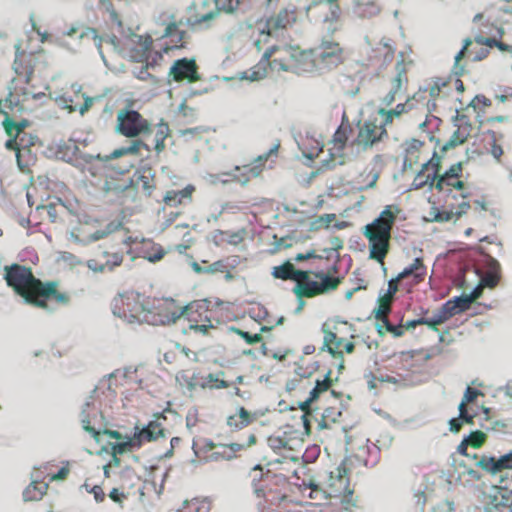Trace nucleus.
I'll return each mask as SVG.
<instances>
[{
  "label": "nucleus",
  "mask_w": 512,
  "mask_h": 512,
  "mask_svg": "<svg viewBox=\"0 0 512 512\" xmlns=\"http://www.w3.org/2000/svg\"><path fill=\"white\" fill-rule=\"evenodd\" d=\"M498 279V274L486 272V274L481 278L480 284L483 287L487 286L493 288L497 284Z\"/></svg>",
  "instance_id": "obj_47"
},
{
  "label": "nucleus",
  "mask_w": 512,
  "mask_h": 512,
  "mask_svg": "<svg viewBox=\"0 0 512 512\" xmlns=\"http://www.w3.org/2000/svg\"><path fill=\"white\" fill-rule=\"evenodd\" d=\"M441 310V313L443 315H445V317L447 318V320L454 316V315H457L459 314L458 313V310L456 309V306L455 304L452 302V300H448L445 304L442 305V307L440 308Z\"/></svg>",
  "instance_id": "obj_45"
},
{
  "label": "nucleus",
  "mask_w": 512,
  "mask_h": 512,
  "mask_svg": "<svg viewBox=\"0 0 512 512\" xmlns=\"http://www.w3.org/2000/svg\"><path fill=\"white\" fill-rule=\"evenodd\" d=\"M467 139V132H464L462 129H457L450 139L442 146V151L446 152L457 145L464 143Z\"/></svg>",
  "instance_id": "obj_30"
},
{
  "label": "nucleus",
  "mask_w": 512,
  "mask_h": 512,
  "mask_svg": "<svg viewBox=\"0 0 512 512\" xmlns=\"http://www.w3.org/2000/svg\"><path fill=\"white\" fill-rule=\"evenodd\" d=\"M451 300L455 304L458 313H461L469 309L470 305L473 302V297H468L466 293H463L460 296H457Z\"/></svg>",
  "instance_id": "obj_37"
},
{
  "label": "nucleus",
  "mask_w": 512,
  "mask_h": 512,
  "mask_svg": "<svg viewBox=\"0 0 512 512\" xmlns=\"http://www.w3.org/2000/svg\"><path fill=\"white\" fill-rule=\"evenodd\" d=\"M462 172V163L458 162L450 167L443 175L437 176L438 180L435 184V188L439 191L444 189L445 181L454 180L458 178Z\"/></svg>",
  "instance_id": "obj_24"
},
{
  "label": "nucleus",
  "mask_w": 512,
  "mask_h": 512,
  "mask_svg": "<svg viewBox=\"0 0 512 512\" xmlns=\"http://www.w3.org/2000/svg\"><path fill=\"white\" fill-rule=\"evenodd\" d=\"M218 265L219 263L217 262L207 267H201L197 262H193L192 268L196 273H214L218 270Z\"/></svg>",
  "instance_id": "obj_52"
},
{
  "label": "nucleus",
  "mask_w": 512,
  "mask_h": 512,
  "mask_svg": "<svg viewBox=\"0 0 512 512\" xmlns=\"http://www.w3.org/2000/svg\"><path fill=\"white\" fill-rule=\"evenodd\" d=\"M268 67L273 71L310 73L318 71L314 49L302 51L293 46H272L268 48L260 61L249 71L242 72L240 79L258 81L266 77Z\"/></svg>",
  "instance_id": "obj_1"
},
{
  "label": "nucleus",
  "mask_w": 512,
  "mask_h": 512,
  "mask_svg": "<svg viewBox=\"0 0 512 512\" xmlns=\"http://www.w3.org/2000/svg\"><path fill=\"white\" fill-rule=\"evenodd\" d=\"M176 380L180 383V385H186L189 390H193L196 386L194 379L188 377L185 372H180L177 374Z\"/></svg>",
  "instance_id": "obj_48"
},
{
  "label": "nucleus",
  "mask_w": 512,
  "mask_h": 512,
  "mask_svg": "<svg viewBox=\"0 0 512 512\" xmlns=\"http://www.w3.org/2000/svg\"><path fill=\"white\" fill-rule=\"evenodd\" d=\"M476 465L491 474H496L502 469H511L512 450L505 455H502L499 459H495L494 457L481 456L477 460Z\"/></svg>",
  "instance_id": "obj_15"
},
{
  "label": "nucleus",
  "mask_w": 512,
  "mask_h": 512,
  "mask_svg": "<svg viewBox=\"0 0 512 512\" xmlns=\"http://www.w3.org/2000/svg\"><path fill=\"white\" fill-rule=\"evenodd\" d=\"M349 479L347 469L344 466H338L329 473L327 480V492L332 496H341L348 491Z\"/></svg>",
  "instance_id": "obj_13"
},
{
  "label": "nucleus",
  "mask_w": 512,
  "mask_h": 512,
  "mask_svg": "<svg viewBox=\"0 0 512 512\" xmlns=\"http://www.w3.org/2000/svg\"><path fill=\"white\" fill-rule=\"evenodd\" d=\"M335 219V215L334 214H325V215H322L320 217H318L314 222H313V228H321V227H329V225L331 224V222Z\"/></svg>",
  "instance_id": "obj_43"
},
{
  "label": "nucleus",
  "mask_w": 512,
  "mask_h": 512,
  "mask_svg": "<svg viewBox=\"0 0 512 512\" xmlns=\"http://www.w3.org/2000/svg\"><path fill=\"white\" fill-rule=\"evenodd\" d=\"M486 435L481 431L471 432L465 439V443L474 448H477L482 445L485 440Z\"/></svg>",
  "instance_id": "obj_39"
},
{
  "label": "nucleus",
  "mask_w": 512,
  "mask_h": 512,
  "mask_svg": "<svg viewBox=\"0 0 512 512\" xmlns=\"http://www.w3.org/2000/svg\"><path fill=\"white\" fill-rule=\"evenodd\" d=\"M112 312L115 316L130 324L143 322L150 324L158 323L152 319V313L146 309L142 296L132 291L119 294L113 299Z\"/></svg>",
  "instance_id": "obj_4"
},
{
  "label": "nucleus",
  "mask_w": 512,
  "mask_h": 512,
  "mask_svg": "<svg viewBox=\"0 0 512 512\" xmlns=\"http://www.w3.org/2000/svg\"><path fill=\"white\" fill-rule=\"evenodd\" d=\"M169 76L175 81L187 80L188 82H195L200 79L195 60L188 58L174 61L170 67Z\"/></svg>",
  "instance_id": "obj_11"
},
{
  "label": "nucleus",
  "mask_w": 512,
  "mask_h": 512,
  "mask_svg": "<svg viewBox=\"0 0 512 512\" xmlns=\"http://www.w3.org/2000/svg\"><path fill=\"white\" fill-rule=\"evenodd\" d=\"M24 145V137L16 138V135L10 136V139L5 143L7 149L16 150V160L20 169H23L25 165L22 163V151L20 146Z\"/></svg>",
  "instance_id": "obj_28"
},
{
  "label": "nucleus",
  "mask_w": 512,
  "mask_h": 512,
  "mask_svg": "<svg viewBox=\"0 0 512 512\" xmlns=\"http://www.w3.org/2000/svg\"><path fill=\"white\" fill-rule=\"evenodd\" d=\"M68 150L72 153V158H69L67 161L72 162L73 165L82 171H88L91 175H96V171L93 165V160L99 159V155L93 156L90 154L82 153L76 143L71 142L67 146Z\"/></svg>",
  "instance_id": "obj_16"
},
{
  "label": "nucleus",
  "mask_w": 512,
  "mask_h": 512,
  "mask_svg": "<svg viewBox=\"0 0 512 512\" xmlns=\"http://www.w3.org/2000/svg\"><path fill=\"white\" fill-rule=\"evenodd\" d=\"M104 255L108 257L107 261L104 263V265H106V271H112L123 261V256L119 253L108 254L105 252Z\"/></svg>",
  "instance_id": "obj_40"
},
{
  "label": "nucleus",
  "mask_w": 512,
  "mask_h": 512,
  "mask_svg": "<svg viewBox=\"0 0 512 512\" xmlns=\"http://www.w3.org/2000/svg\"><path fill=\"white\" fill-rule=\"evenodd\" d=\"M293 271H294L293 264H291L290 262H286L283 265L274 267L272 275L275 278L286 280V279L292 278Z\"/></svg>",
  "instance_id": "obj_34"
},
{
  "label": "nucleus",
  "mask_w": 512,
  "mask_h": 512,
  "mask_svg": "<svg viewBox=\"0 0 512 512\" xmlns=\"http://www.w3.org/2000/svg\"><path fill=\"white\" fill-rule=\"evenodd\" d=\"M426 321L428 323H426L427 326L429 327H432L433 329L436 330V326L437 325H440L442 323H444L445 321H447V318L445 317V315H443L441 313V310L439 309L438 311H436L432 317L430 318H425Z\"/></svg>",
  "instance_id": "obj_42"
},
{
  "label": "nucleus",
  "mask_w": 512,
  "mask_h": 512,
  "mask_svg": "<svg viewBox=\"0 0 512 512\" xmlns=\"http://www.w3.org/2000/svg\"><path fill=\"white\" fill-rule=\"evenodd\" d=\"M335 167V163L333 160H324L322 161L321 168L316 171L310 173L308 182H311L317 175H319L320 171L323 169H333Z\"/></svg>",
  "instance_id": "obj_54"
},
{
  "label": "nucleus",
  "mask_w": 512,
  "mask_h": 512,
  "mask_svg": "<svg viewBox=\"0 0 512 512\" xmlns=\"http://www.w3.org/2000/svg\"><path fill=\"white\" fill-rule=\"evenodd\" d=\"M83 97H84V104L81 105L78 109V111L81 115H84L90 109V107L93 105L94 101L97 99L95 97H89L86 95H83Z\"/></svg>",
  "instance_id": "obj_58"
},
{
  "label": "nucleus",
  "mask_w": 512,
  "mask_h": 512,
  "mask_svg": "<svg viewBox=\"0 0 512 512\" xmlns=\"http://www.w3.org/2000/svg\"><path fill=\"white\" fill-rule=\"evenodd\" d=\"M405 110V104H398L394 109L391 110H385L383 108L379 109L378 113L385 117L384 123L382 125H387L392 122L393 117H398L402 113H404Z\"/></svg>",
  "instance_id": "obj_33"
},
{
  "label": "nucleus",
  "mask_w": 512,
  "mask_h": 512,
  "mask_svg": "<svg viewBox=\"0 0 512 512\" xmlns=\"http://www.w3.org/2000/svg\"><path fill=\"white\" fill-rule=\"evenodd\" d=\"M138 448L139 442L137 439H132V437L129 436H125L122 440H119L118 443L111 444L112 453L116 455Z\"/></svg>",
  "instance_id": "obj_26"
},
{
  "label": "nucleus",
  "mask_w": 512,
  "mask_h": 512,
  "mask_svg": "<svg viewBox=\"0 0 512 512\" xmlns=\"http://www.w3.org/2000/svg\"><path fill=\"white\" fill-rule=\"evenodd\" d=\"M235 458L233 453H228V450L215 451L204 458V462H218L220 460L231 461Z\"/></svg>",
  "instance_id": "obj_38"
},
{
  "label": "nucleus",
  "mask_w": 512,
  "mask_h": 512,
  "mask_svg": "<svg viewBox=\"0 0 512 512\" xmlns=\"http://www.w3.org/2000/svg\"><path fill=\"white\" fill-rule=\"evenodd\" d=\"M389 311H390V300H389V298L388 299H384V298L381 297L379 299L378 307L374 310L375 317H376L377 321L384 322V319H387L386 315L389 313Z\"/></svg>",
  "instance_id": "obj_36"
},
{
  "label": "nucleus",
  "mask_w": 512,
  "mask_h": 512,
  "mask_svg": "<svg viewBox=\"0 0 512 512\" xmlns=\"http://www.w3.org/2000/svg\"><path fill=\"white\" fill-rule=\"evenodd\" d=\"M440 169V158L434 153L431 160L423 164L421 171L415 176L411 189L418 190L428 186L431 190L434 187V181L438 176Z\"/></svg>",
  "instance_id": "obj_10"
},
{
  "label": "nucleus",
  "mask_w": 512,
  "mask_h": 512,
  "mask_svg": "<svg viewBox=\"0 0 512 512\" xmlns=\"http://www.w3.org/2000/svg\"><path fill=\"white\" fill-rule=\"evenodd\" d=\"M102 415L95 406V400L92 395L88 396L82 406L80 421L82 428L88 432L97 443L100 442L101 431L98 426L101 424Z\"/></svg>",
  "instance_id": "obj_9"
},
{
  "label": "nucleus",
  "mask_w": 512,
  "mask_h": 512,
  "mask_svg": "<svg viewBox=\"0 0 512 512\" xmlns=\"http://www.w3.org/2000/svg\"><path fill=\"white\" fill-rule=\"evenodd\" d=\"M472 44V40L470 38H466L464 40V44L462 49L456 54L455 56V69H459L460 71L463 70L462 67H458V62L463 58L465 52L469 48V46Z\"/></svg>",
  "instance_id": "obj_53"
},
{
  "label": "nucleus",
  "mask_w": 512,
  "mask_h": 512,
  "mask_svg": "<svg viewBox=\"0 0 512 512\" xmlns=\"http://www.w3.org/2000/svg\"><path fill=\"white\" fill-rule=\"evenodd\" d=\"M151 41L149 38L130 33L124 40L125 49L135 51L137 56L143 57L149 51Z\"/></svg>",
  "instance_id": "obj_20"
},
{
  "label": "nucleus",
  "mask_w": 512,
  "mask_h": 512,
  "mask_svg": "<svg viewBox=\"0 0 512 512\" xmlns=\"http://www.w3.org/2000/svg\"><path fill=\"white\" fill-rule=\"evenodd\" d=\"M487 135L492 143L491 154L494 156V158H496L498 160L500 158V156L503 154L502 147L495 144V142H496L495 132L488 131Z\"/></svg>",
  "instance_id": "obj_46"
},
{
  "label": "nucleus",
  "mask_w": 512,
  "mask_h": 512,
  "mask_svg": "<svg viewBox=\"0 0 512 512\" xmlns=\"http://www.w3.org/2000/svg\"><path fill=\"white\" fill-rule=\"evenodd\" d=\"M399 280H397V277L395 279H391L388 283V290H387V295H385L383 298L384 299H388L391 300L392 296L397 292L398 290V287H397V282Z\"/></svg>",
  "instance_id": "obj_61"
},
{
  "label": "nucleus",
  "mask_w": 512,
  "mask_h": 512,
  "mask_svg": "<svg viewBox=\"0 0 512 512\" xmlns=\"http://www.w3.org/2000/svg\"><path fill=\"white\" fill-rule=\"evenodd\" d=\"M216 9L207 13H203L195 21L197 24L209 22L214 19L220 11L233 13L239 6L240 0H214Z\"/></svg>",
  "instance_id": "obj_17"
},
{
  "label": "nucleus",
  "mask_w": 512,
  "mask_h": 512,
  "mask_svg": "<svg viewBox=\"0 0 512 512\" xmlns=\"http://www.w3.org/2000/svg\"><path fill=\"white\" fill-rule=\"evenodd\" d=\"M477 395H478L477 390L467 387L464 392V396H463L462 400H464V403H469V402H472L477 397Z\"/></svg>",
  "instance_id": "obj_64"
},
{
  "label": "nucleus",
  "mask_w": 512,
  "mask_h": 512,
  "mask_svg": "<svg viewBox=\"0 0 512 512\" xmlns=\"http://www.w3.org/2000/svg\"><path fill=\"white\" fill-rule=\"evenodd\" d=\"M194 191V186L188 185L182 190L168 191L164 197V201L168 205H178L183 203L184 199H190Z\"/></svg>",
  "instance_id": "obj_23"
},
{
  "label": "nucleus",
  "mask_w": 512,
  "mask_h": 512,
  "mask_svg": "<svg viewBox=\"0 0 512 512\" xmlns=\"http://www.w3.org/2000/svg\"><path fill=\"white\" fill-rule=\"evenodd\" d=\"M395 215L386 207L372 223L364 227L363 234L369 241V257L383 264L389 249V240Z\"/></svg>",
  "instance_id": "obj_3"
},
{
  "label": "nucleus",
  "mask_w": 512,
  "mask_h": 512,
  "mask_svg": "<svg viewBox=\"0 0 512 512\" xmlns=\"http://www.w3.org/2000/svg\"><path fill=\"white\" fill-rule=\"evenodd\" d=\"M163 429L157 422H150L147 426L134 433L132 439H137L139 442V448L144 442L155 441L160 437H163Z\"/></svg>",
  "instance_id": "obj_19"
},
{
  "label": "nucleus",
  "mask_w": 512,
  "mask_h": 512,
  "mask_svg": "<svg viewBox=\"0 0 512 512\" xmlns=\"http://www.w3.org/2000/svg\"><path fill=\"white\" fill-rule=\"evenodd\" d=\"M193 308V304L186 305L179 309V311H173L170 314H167L165 316H162L159 320V323L161 324H170L175 323L181 316L188 313Z\"/></svg>",
  "instance_id": "obj_35"
},
{
  "label": "nucleus",
  "mask_w": 512,
  "mask_h": 512,
  "mask_svg": "<svg viewBox=\"0 0 512 512\" xmlns=\"http://www.w3.org/2000/svg\"><path fill=\"white\" fill-rule=\"evenodd\" d=\"M324 333V341L321 350L328 351L332 356H336V349L333 347V343L337 340V335L328 329V325L325 323L322 326Z\"/></svg>",
  "instance_id": "obj_29"
},
{
  "label": "nucleus",
  "mask_w": 512,
  "mask_h": 512,
  "mask_svg": "<svg viewBox=\"0 0 512 512\" xmlns=\"http://www.w3.org/2000/svg\"><path fill=\"white\" fill-rule=\"evenodd\" d=\"M314 56L318 71L332 70L343 62V49L340 44L331 39H323L314 48Z\"/></svg>",
  "instance_id": "obj_6"
},
{
  "label": "nucleus",
  "mask_w": 512,
  "mask_h": 512,
  "mask_svg": "<svg viewBox=\"0 0 512 512\" xmlns=\"http://www.w3.org/2000/svg\"><path fill=\"white\" fill-rule=\"evenodd\" d=\"M87 267L93 272L102 273L106 271V265H104V263H98V261L95 259L88 260Z\"/></svg>",
  "instance_id": "obj_57"
},
{
  "label": "nucleus",
  "mask_w": 512,
  "mask_h": 512,
  "mask_svg": "<svg viewBox=\"0 0 512 512\" xmlns=\"http://www.w3.org/2000/svg\"><path fill=\"white\" fill-rule=\"evenodd\" d=\"M386 136L387 131L384 125H377L367 121L363 124H359L358 134L353 141V145L356 146L357 152L366 151L382 141Z\"/></svg>",
  "instance_id": "obj_8"
},
{
  "label": "nucleus",
  "mask_w": 512,
  "mask_h": 512,
  "mask_svg": "<svg viewBox=\"0 0 512 512\" xmlns=\"http://www.w3.org/2000/svg\"><path fill=\"white\" fill-rule=\"evenodd\" d=\"M316 277L319 278L320 281L308 279L307 281H300L295 285L293 292L298 298L313 297L325 293L335 289L339 284L338 278H333L323 273L316 274Z\"/></svg>",
  "instance_id": "obj_7"
},
{
  "label": "nucleus",
  "mask_w": 512,
  "mask_h": 512,
  "mask_svg": "<svg viewBox=\"0 0 512 512\" xmlns=\"http://www.w3.org/2000/svg\"><path fill=\"white\" fill-rule=\"evenodd\" d=\"M330 374L331 372H327V374L325 375V378L323 380H317L316 381V385L314 388H316L319 392H324L326 391L329 386H330Z\"/></svg>",
  "instance_id": "obj_55"
},
{
  "label": "nucleus",
  "mask_w": 512,
  "mask_h": 512,
  "mask_svg": "<svg viewBox=\"0 0 512 512\" xmlns=\"http://www.w3.org/2000/svg\"><path fill=\"white\" fill-rule=\"evenodd\" d=\"M234 331L248 344H254L262 341V336L260 334L251 335L250 333L242 331L240 329H234Z\"/></svg>",
  "instance_id": "obj_44"
},
{
  "label": "nucleus",
  "mask_w": 512,
  "mask_h": 512,
  "mask_svg": "<svg viewBox=\"0 0 512 512\" xmlns=\"http://www.w3.org/2000/svg\"><path fill=\"white\" fill-rule=\"evenodd\" d=\"M340 498V502L345 510H351L352 507H355V500L353 498V490L348 487V491L344 492Z\"/></svg>",
  "instance_id": "obj_41"
},
{
  "label": "nucleus",
  "mask_w": 512,
  "mask_h": 512,
  "mask_svg": "<svg viewBox=\"0 0 512 512\" xmlns=\"http://www.w3.org/2000/svg\"><path fill=\"white\" fill-rule=\"evenodd\" d=\"M140 147L145 148L149 151V146L142 141L135 140L131 143V145L125 147L126 154H136Z\"/></svg>",
  "instance_id": "obj_51"
},
{
  "label": "nucleus",
  "mask_w": 512,
  "mask_h": 512,
  "mask_svg": "<svg viewBox=\"0 0 512 512\" xmlns=\"http://www.w3.org/2000/svg\"><path fill=\"white\" fill-rule=\"evenodd\" d=\"M385 330L392 333L395 337H400L403 334V328L392 325L388 319H384Z\"/></svg>",
  "instance_id": "obj_59"
},
{
  "label": "nucleus",
  "mask_w": 512,
  "mask_h": 512,
  "mask_svg": "<svg viewBox=\"0 0 512 512\" xmlns=\"http://www.w3.org/2000/svg\"><path fill=\"white\" fill-rule=\"evenodd\" d=\"M116 132L128 137L135 138L141 134L150 132V123L137 111L123 109L117 113Z\"/></svg>",
  "instance_id": "obj_5"
},
{
  "label": "nucleus",
  "mask_w": 512,
  "mask_h": 512,
  "mask_svg": "<svg viewBox=\"0 0 512 512\" xmlns=\"http://www.w3.org/2000/svg\"><path fill=\"white\" fill-rule=\"evenodd\" d=\"M424 265L422 258L416 257L412 264L404 268L397 276V280H401L409 275H414L416 278L421 277L424 274Z\"/></svg>",
  "instance_id": "obj_27"
},
{
  "label": "nucleus",
  "mask_w": 512,
  "mask_h": 512,
  "mask_svg": "<svg viewBox=\"0 0 512 512\" xmlns=\"http://www.w3.org/2000/svg\"><path fill=\"white\" fill-rule=\"evenodd\" d=\"M169 128L167 124L161 123L158 126L155 134V149L157 152H161L165 148V139L168 136Z\"/></svg>",
  "instance_id": "obj_32"
},
{
  "label": "nucleus",
  "mask_w": 512,
  "mask_h": 512,
  "mask_svg": "<svg viewBox=\"0 0 512 512\" xmlns=\"http://www.w3.org/2000/svg\"><path fill=\"white\" fill-rule=\"evenodd\" d=\"M296 21L294 10L282 9L276 17H271L266 21V27L261 31V34L270 36L273 30L285 29L291 26Z\"/></svg>",
  "instance_id": "obj_14"
},
{
  "label": "nucleus",
  "mask_w": 512,
  "mask_h": 512,
  "mask_svg": "<svg viewBox=\"0 0 512 512\" xmlns=\"http://www.w3.org/2000/svg\"><path fill=\"white\" fill-rule=\"evenodd\" d=\"M83 487H84L88 492H90V493H92V494H93L94 499H95V501H96L97 503L102 502V501L104 500V498H105V493H104L103 489H102L100 486L95 485V486H93L91 489H89L88 484H84V485H83Z\"/></svg>",
  "instance_id": "obj_49"
},
{
  "label": "nucleus",
  "mask_w": 512,
  "mask_h": 512,
  "mask_svg": "<svg viewBox=\"0 0 512 512\" xmlns=\"http://www.w3.org/2000/svg\"><path fill=\"white\" fill-rule=\"evenodd\" d=\"M31 484L23 491L25 501H38L48 489V484L41 481V475L32 473Z\"/></svg>",
  "instance_id": "obj_18"
},
{
  "label": "nucleus",
  "mask_w": 512,
  "mask_h": 512,
  "mask_svg": "<svg viewBox=\"0 0 512 512\" xmlns=\"http://www.w3.org/2000/svg\"><path fill=\"white\" fill-rule=\"evenodd\" d=\"M237 416L239 417V420L241 421V424L244 427L247 426L251 421V416L249 412L243 407L239 409V413Z\"/></svg>",
  "instance_id": "obj_62"
},
{
  "label": "nucleus",
  "mask_w": 512,
  "mask_h": 512,
  "mask_svg": "<svg viewBox=\"0 0 512 512\" xmlns=\"http://www.w3.org/2000/svg\"><path fill=\"white\" fill-rule=\"evenodd\" d=\"M487 269V272L489 273L498 274L500 270V264L496 259L489 256L487 259Z\"/></svg>",
  "instance_id": "obj_60"
},
{
  "label": "nucleus",
  "mask_w": 512,
  "mask_h": 512,
  "mask_svg": "<svg viewBox=\"0 0 512 512\" xmlns=\"http://www.w3.org/2000/svg\"><path fill=\"white\" fill-rule=\"evenodd\" d=\"M489 512H512V493L498 492L493 497Z\"/></svg>",
  "instance_id": "obj_21"
},
{
  "label": "nucleus",
  "mask_w": 512,
  "mask_h": 512,
  "mask_svg": "<svg viewBox=\"0 0 512 512\" xmlns=\"http://www.w3.org/2000/svg\"><path fill=\"white\" fill-rule=\"evenodd\" d=\"M80 38H82V39H84V38L91 39L94 42V44L97 47L98 52H99L103 62L106 65L107 64L106 63V59H105V56H104V54L102 52V41H103V39L98 36L97 31L95 29H93V28H86L80 34Z\"/></svg>",
  "instance_id": "obj_31"
},
{
  "label": "nucleus",
  "mask_w": 512,
  "mask_h": 512,
  "mask_svg": "<svg viewBox=\"0 0 512 512\" xmlns=\"http://www.w3.org/2000/svg\"><path fill=\"white\" fill-rule=\"evenodd\" d=\"M291 279L297 281V283H299L300 281H307L309 279L308 272L302 271V270H296L294 268Z\"/></svg>",
  "instance_id": "obj_63"
},
{
  "label": "nucleus",
  "mask_w": 512,
  "mask_h": 512,
  "mask_svg": "<svg viewBox=\"0 0 512 512\" xmlns=\"http://www.w3.org/2000/svg\"><path fill=\"white\" fill-rule=\"evenodd\" d=\"M44 209L47 211L48 217L51 222H56L57 220V209L56 205L53 203H50L48 205H39L37 206V210Z\"/></svg>",
  "instance_id": "obj_50"
},
{
  "label": "nucleus",
  "mask_w": 512,
  "mask_h": 512,
  "mask_svg": "<svg viewBox=\"0 0 512 512\" xmlns=\"http://www.w3.org/2000/svg\"><path fill=\"white\" fill-rule=\"evenodd\" d=\"M29 122L27 120H22L20 122H15L10 119L8 116L3 121V127L8 136L16 135V138L21 137L24 133L23 130L28 126Z\"/></svg>",
  "instance_id": "obj_25"
},
{
  "label": "nucleus",
  "mask_w": 512,
  "mask_h": 512,
  "mask_svg": "<svg viewBox=\"0 0 512 512\" xmlns=\"http://www.w3.org/2000/svg\"><path fill=\"white\" fill-rule=\"evenodd\" d=\"M120 227L121 223L110 222L104 229L97 230L90 234H86L83 230H80V234L76 233L75 231H71L69 233V239L76 244L85 246L110 235Z\"/></svg>",
  "instance_id": "obj_12"
},
{
  "label": "nucleus",
  "mask_w": 512,
  "mask_h": 512,
  "mask_svg": "<svg viewBox=\"0 0 512 512\" xmlns=\"http://www.w3.org/2000/svg\"><path fill=\"white\" fill-rule=\"evenodd\" d=\"M279 147L280 143L277 142L270 148L267 153L259 155L253 166L245 167L247 169V173L252 177H258L263 170V163L266 162L271 155H276Z\"/></svg>",
  "instance_id": "obj_22"
},
{
  "label": "nucleus",
  "mask_w": 512,
  "mask_h": 512,
  "mask_svg": "<svg viewBox=\"0 0 512 512\" xmlns=\"http://www.w3.org/2000/svg\"><path fill=\"white\" fill-rule=\"evenodd\" d=\"M4 279L7 286L21 296L25 303L46 308V300L55 293V282L43 283L37 279L30 267L11 264L4 267Z\"/></svg>",
  "instance_id": "obj_2"
},
{
  "label": "nucleus",
  "mask_w": 512,
  "mask_h": 512,
  "mask_svg": "<svg viewBox=\"0 0 512 512\" xmlns=\"http://www.w3.org/2000/svg\"><path fill=\"white\" fill-rule=\"evenodd\" d=\"M480 104L485 106V107L486 106H490L491 105V101L487 97H485L483 95H476L472 99V101L470 103V106H472L474 109H476L478 107V105H480Z\"/></svg>",
  "instance_id": "obj_56"
}]
</instances>
